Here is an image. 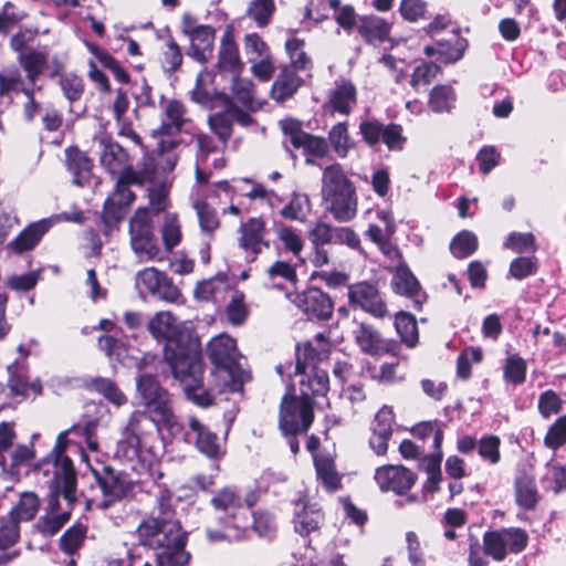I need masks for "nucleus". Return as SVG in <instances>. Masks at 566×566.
Returning <instances> with one entry per match:
<instances>
[{"mask_svg": "<svg viewBox=\"0 0 566 566\" xmlns=\"http://www.w3.org/2000/svg\"><path fill=\"white\" fill-rule=\"evenodd\" d=\"M150 334L165 339L164 357L188 400L199 407L213 405L210 390L203 388V366L199 344L181 331L177 318L170 312L157 313L148 323Z\"/></svg>", "mask_w": 566, "mask_h": 566, "instance_id": "obj_1", "label": "nucleus"}, {"mask_svg": "<svg viewBox=\"0 0 566 566\" xmlns=\"http://www.w3.org/2000/svg\"><path fill=\"white\" fill-rule=\"evenodd\" d=\"M355 338L360 349L369 355L388 352V345L371 326L360 324L355 331Z\"/></svg>", "mask_w": 566, "mask_h": 566, "instance_id": "obj_32", "label": "nucleus"}, {"mask_svg": "<svg viewBox=\"0 0 566 566\" xmlns=\"http://www.w3.org/2000/svg\"><path fill=\"white\" fill-rule=\"evenodd\" d=\"M39 471L48 476L50 495L45 514L40 517L35 528L43 535L56 534L69 521L71 506L75 502L76 473L70 458L45 460Z\"/></svg>", "mask_w": 566, "mask_h": 566, "instance_id": "obj_4", "label": "nucleus"}, {"mask_svg": "<svg viewBox=\"0 0 566 566\" xmlns=\"http://www.w3.org/2000/svg\"><path fill=\"white\" fill-rule=\"evenodd\" d=\"M417 476L402 465H384L375 473V481L382 492L403 494L416 483Z\"/></svg>", "mask_w": 566, "mask_h": 566, "instance_id": "obj_19", "label": "nucleus"}, {"mask_svg": "<svg viewBox=\"0 0 566 566\" xmlns=\"http://www.w3.org/2000/svg\"><path fill=\"white\" fill-rule=\"evenodd\" d=\"M411 432L415 437L421 440H426L432 436L433 449L436 453H439V458L442 457L441 444L443 441V429L440 421L433 420L420 422L412 428Z\"/></svg>", "mask_w": 566, "mask_h": 566, "instance_id": "obj_48", "label": "nucleus"}, {"mask_svg": "<svg viewBox=\"0 0 566 566\" xmlns=\"http://www.w3.org/2000/svg\"><path fill=\"white\" fill-rule=\"evenodd\" d=\"M348 300L350 304L359 306L375 317H384L387 314L386 303L375 284L358 282L348 286Z\"/></svg>", "mask_w": 566, "mask_h": 566, "instance_id": "obj_18", "label": "nucleus"}, {"mask_svg": "<svg viewBox=\"0 0 566 566\" xmlns=\"http://www.w3.org/2000/svg\"><path fill=\"white\" fill-rule=\"evenodd\" d=\"M208 124L210 129L218 136V138L223 144H227L232 135L233 126V119L229 105H227L226 111L211 114L208 118Z\"/></svg>", "mask_w": 566, "mask_h": 566, "instance_id": "obj_47", "label": "nucleus"}, {"mask_svg": "<svg viewBox=\"0 0 566 566\" xmlns=\"http://www.w3.org/2000/svg\"><path fill=\"white\" fill-rule=\"evenodd\" d=\"M87 387L99 395L117 408L127 403L128 399L126 395L120 390L115 381L109 378L95 377L92 378Z\"/></svg>", "mask_w": 566, "mask_h": 566, "instance_id": "obj_37", "label": "nucleus"}, {"mask_svg": "<svg viewBox=\"0 0 566 566\" xmlns=\"http://www.w3.org/2000/svg\"><path fill=\"white\" fill-rule=\"evenodd\" d=\"M478 249L476 235L468 230L458 233L450 243L452 254L458 259L470 256Z\"/></svg>", "mask_w": 566, "mask_h": 566, "instance_id": "obj_49", "label": "nucleus"}, {"mask_svg": "<svg viewBox=\"0 0 566 566\" xmlns=\"http://www.w3.org/2000/svg\"><path fill=\"white\" fill-rule=\"evenodd\" d=\"M274 10L273 0H253L248 8V15L255 21L258 27L263 28L270 23Z\"/></svg>", "mask_w": 566, "mask_h": 566, "instance_id": "obj_56", "label": "nucleus"}, {"mask_svg": "<svg viewBox=\"0 0 566 566\" xmlns=\"http://www.w3.org/2000/svg\"><path fill=\"white\" fill-rule=\"evenodd\" d=\"M145 420L139 413H130L123 438L117 442L115 457L130 464L133 470L140 465L147 469L151 476L161 479L164 473L158 468L159 454L149 444V439L156 431L143 423Z\"/></svg>", "mask_w": 566, "mask_h": 566, "instance_id": "obj_7", "label": "nucleus"}, {"mask_svg": "<svg viewBox=\"0 0 566 566\" xmlns=\"http://www.w3.org/2000/svg\"><path fill=\"white\" fill-rule=\"evenodd\" d=\"M566 443V415L559 417L548 429L544 444L552 449L557 450Z\"/></svg>", "mask_w": 566, "mask_h": 566, "instance_id": "obj_62", "label": "nucleus"}, {"mask_svg": "<svg viewBox=\"0 0 566 566\" xmlns=\"http://www.w3.org/2000/svg\"><path fill=\"white\" fill-rule=\"evenodd\" d=\"M275 233L285 252H290L295 256L300 255L304 243L297 230L284 223H277L275 224Z\"/></svg>", "mask_w": 566, "mask_h": 566, "instance_id": "obj_46", "label": "nucleus"}, {"mask_svg": "<svg viewBox=\"0 0 566 566\" xmlns=\"http://www.w3.org/2000/svg\"><path fill=\"white\" fill-rule=\"evenodd\" d=\"M500 446L501 440L497 436H484L478 442L479 455L490 464H496L501 460Z\"/></svg>", "mask_w": 566, "mask_h": 566, "instance_id": "obj_57", "label": "nucleus"}, {"mask_svg": "<svg viewBox=\"0 0 566 566\" xmlns=\"http://www.w3.org/2000/svg\"><path fill=\"white\" fill-rule=\"evenodd\" d=\"M248 315L244 304V295L239 291L232 293L231 300L227 306V317L232 325H241Z\"/></svg>", "mask_w": 566, "mask_h": 566, "instance_id": "obj_63", "label": "nucleus"}, {"mask_svg": "<svg viewBox=\"0 0 566 566\" xmlns=\"http://www.w3.org/2000/svg\"><path fill=\"white\" fill-rule=\"evenodd\" d=\"M40 509V499L33 492H23L18 503L11 509L8 517L17 524L33 520Z\"/></svg>", "mask_w": 566, "mask_h": 566, "instance_id": "obj_36", "label": "nucleus"}, {"mask_svg": "<svg viewBox=\"0 0 566 566\" xmlns=\"http://www.w3.org/2000/svg\"><path fill=\"white\" fill-rule=\"evenodd\" d=\"M102 418L95 417L85 421L83 427L73 426L70 429L62 431L56 439L55 447L52 451L53 459L56 460L60 457L69 458L64 454L66 448L71 443V439H69L70 434H78L82 436L86 442L87 449L92 452H96L98 450V441L96 438V430L101 426Z\"/></svg>", "mask_w": 566, "mask_h": 566, "instance_id": "obj_20", "label": "nucleus"}, {"mask_svg": "<svg viewBox=\"0 0 566 566\" xmlns=\"http://www.w3.org/2000/svg\"><path fill=\"white\" fill-rule=\"evenodd\" d=\"M294 530L302 536L319 530L324 522L321 506L311 503L306 496H300L294 503Z\"/></svg>", "mask_w": 566, "mask_h": 566, "instance_id": "obj_21", "label": "nucleus"}, {"mask_svg": "<svg viewBox=\"0 0 566 566\" xmlns=\"http://www.w3.org/2000/svg\"><path fill=\"white\" fill-rule=\"evenodd\" d=\"M317 342L322 346L319 349L307 342L296 347L295 373L301 376L300 398L313 401L312 398L325 396L329 389V379L325 370L315 365L327 357V345L323 343L322 334L317 335Z\"/></svg>", "mask_w": 566, "mask_h": 566, "instance_id": "obj_8", "label": "nucleus"}, {"mask_svg": "<svg viewBox=\"0 0 566 566\" xmlns=\"http://www.w3.org/2000/svg\"><path fill=\"white\" fill-rule=\"evenodd\" d=\"M17 60L32 85H34L42 75L48 64L46 54L33 48H29L24 52H21V54H18Z\"/></svg>", "mask_w": 566, "mask_h": 566, "instance_id": "obj_31", "label": "nucleus"}, {"mask_svg": "<svg viewBox=\"0 0 566 566\" xmlns=\"http://www.w3.org/2000/svg\"><path fill=\"white\" fill-rule=\"evenodd\" d=\"M457 93L450 85H436L429 94V108L434 113H449L453 109Z\"/></svg>", "mask_w": 566, "mask_h": 566, "instance_id": "obj_39", "label": "nucleus"}, {"mask_svg": "<svg viewBox=\"0 0 566 566\" xmlns=\"http://www.w3.org/2000/svg\"><path fill=\"white\" fill-rule=\"evenodd\" d=\"M189 39V56L200 63L207 62L213 52L214 29L210 25H197Z\"/></svg>", "mask_w": 566, "mask_h": 566, "instance_id": "obj_23", "label": "nucleus"}, {"mask_svg": "<svg viewBox=\"0 0 566 566\" xmlns=\"http://www.w3.org/2000/svg\"><path fill=\"white\" fill-rule=\"evenodd\" d=\"M161 234L167 251L180 243L181 231L176 214H166Z\"/></svg>", "mask_w": 566, "mask_h": 566, "instance_id": "obj_60", "label": "nucleus"}, {"mask_svg": "<svg viewBox=\"0 0 566 566\" xmlns=\"http://www.w3.org/2000/svg\"><path fill=\"white\" fill-rule=\"evenodd\" d=\"M311 211L310 198L305 193L294 192L280 214L290 220L304 221Z\"/></svg>", "mask_w": 566, "mask_h": 566, "instance_id": "obj_43", "label": "nucleus"}, {"mask_svg": "<svg viewBox=\"0 0 566 566\" xmlns=\"http://www.w3.org/2000/svg\"><path fill=\"white\" fill-rule=\"evenodd\" d=\"M389 24L379 17H364L358 25L359 34L371 44L381 43L389 36Z\"/></svg>", "mask_w": 566, "mask_h": 566, "instance_id": "obj_33", "label": "nucleus"}, {"mask_svg": "<svg viewBox=\"0 0 566 566\" xmlns=\"http://www.w3.org/2000/svg\"><path fill=\"white\" fill-rule=\"evenodd\" d=\"M253 530L263 538L272 539L276 532L275 521L272 514L256 511L253 513Z\"/></svg>", "mask_w": 566, "mask_h": 566, "instance_id": "obj_64", "label": "nucleus"}, {"mask_svg": "<svg viewBox=\"0 0 566 566\" xmlns=\"http://www.w3.org/2000/svg\"><path fill=\"white\" fill-rule=\"evenodd\" d=\"M200 228L203 232L211 233L219 227L217 211L205 201L197 200L193 203Z\"/></svg>", "mask_w": 566, "mask_h": 566, "instance_id": "obj_58", "label": "nucleus"}, {"mask_svg": "<svg viewBox=\"0 0 566 566\" xmlns=\"http://www.w3.org/2000/svg\"><path fill=\"white\" fill-rule=\"evenodd\" d=\"M269 279L272 281V287L283 289L282 282L294 284L296 281L295 268L285 261H276L268 269Z\"/></svg>", "mask_w": 566, "mask_h": 566, "instance_id": "obj_52", "label": "nucleus"}, {"mask_svg": "<svg viewBox=\"0 0 566 566\" xmlns=\"http://www.w3.org/2000/svg\"><path fill=\"white\" fill-rule=\"evenodd\" d=\"M186 108L179 101L172 99L165 106L161 125L154 130V135L172 137L177 135L186 123Z\"/></svg>", "mask_w": 566, "mask_h": 566, "instance_id": "obj_27", "label": "nucleus"}, {"mask_svg": "<svg viewBox=\"0 0 566 566\" xmlns=\"http://www.w3.org/2000/svg\"><path fill=\"white\" fill-rule=\"evenodd\" d=\"M52 226L53 219L48 218L29 224L14 240L9 243V248L15 253L32 250Z\"/></svg>", "mask_w": 566, "mask_h": 566, "instance_id": "obj_24", "label": "nucleus"}, {"mask_svg": "<svg viewBox=\"0 0 566 566\" xmlns=\"http://www.w3.org/2000/svg\"><path fill=\"white\" fill-rule=\"evenodd\" d=\"M328 142L335 154L340 158L347 157L350 149L355 147V142L349 136L346 122L337 123L331 128L328 132Z\"/></svg>", "mask_w": 566, "mask_h": 566, "instance_id": "obj_40", "label": "nucleus"}, {"mask_svg": "<svg viewBox=\"0 0 566 566\" xmlns=\"http://www.w3.org/2000/svg\"><path fill=\"white\" fill-rule=\"evenodd\" d=\"M135 285L140 294L148 293L168 303L182 302V294L171 279L154 266L137 272Z\"/></svg>", "mask_w": 566, "mask_h": 566, "instance_id": "obj_15", "label": "nucleus"}, {"mask_svg": "<svg viewBox=\"0 0 566 566\" xmlns=\"http://www.w3.org/2000/svg\"><path fill=\"white\" fill-rule=\"evenodd\" d=\"M357 92L355 85L347 80L336 83L329 95V103L335 112L349 115L356 105Z\"/></svg>", "mask_w": 566, "mask_h": 566, "instance_id": "obj_29", "label": "nucleus"}, {"mask_svg": "<svg viewBox=\"0 0 566 566\" xmlns=\"http://www.w3.org/2000/svg\"><path fill=\"white\" fill-rule=\"evenodd\" d=\"M136 398L140 410L132 413H139L145 424L159 433L163 429L171 434H177L182 427L178 422L174 411L172 398L169 391L161 386L156 376L142 374L136 378Z\"/></svg>", "mask_w": 566, "mask_h": 566, "instance_id": "obj_5", "label": "nucleus"}, {"mask_svg": "<svg viewBox=\"0 0 566 566\" xmlns=\"http://www.w3.org/2000/svg\"><path fill=\"white\" fill-rule=\"evenodd\" d=\"M515 497L517 504L525 510H532L537 504L538 494L535 482L526 473H521L515 479Z\"/></svg>", "mask_w": 566, "mask_h": 566, "instance_id": "obj_38", "label": "nucleus"}, {"mask_svg": "<svg viewBox=\"0 0 566 566\" xmlns=\"http://www.w3.org/2000/svg\"><path fill=\"white\" fill-rule=\"evenodd\" d=\"M314 465L318 480L328 492H335L340 488V475L336 471L333 459L326 455H315Z\"/></svg>", "mask_w": 566, "mask_h": 566, "instance_id": "obj_35", "label": "nucleus"}, {"mask_svg": "<svg viewBox=\"0 0 566 566\" xmlns=\"http://www.w3.org/2000/svg\"><path fill=\"white\" fill-rule=\"evenodd\" d=\"M395 327L401 340L408 347H415L418 343V326L413 315L400 312L396 315Z\"/></svg>", "mask_w": 566, "mask_h": 566, "instance_id": "obj_44", "label": "nucleus"}, {"mask_svg": "<svg viewBox=\"0 0 566 566\" xmlns=\"http://www.w3.org/2000/svg\"><path fill=\"white\" fill-rule=\"evenodd\" d=\"M358 128L363 140L370 147L384 143L389 150H401L406 142L402 127L395 123L385 125L375 118L365 119Z\"/></svg>", "mask_w": 566, "mask_h": 566, "instance_id": "obj_16", "label": "nucleus"}, {"mask_svg": "<svg viewBox=\"0 0 566 566\" xmlns=\"http://www.w3.org/2000/svg\"><path fill=\"white\" fill-rule=\"evenodd\" d=\"M211 504L217 512L216 520L220 527H207L209 542H239L244 539L249 530L245 524L239 522L238 513L241 510V503L235 490L224 488L211 499Z\"/></svg>", "mask_w": 566, "mask_h": 566, "instance_id": "obj_10", "label": "nucleus"}, {"mask_svg": "<svg viewBox=\"0 0 566 566\" xmlns=\"http://www.w3.org/2000/svg\"><path fill=\"white\" fill-rule=\"evenodd\" d=\"M86 534V527L77 524L69 528L61 537L60 545L62 551L67 554L75 553L82 545Z\"/></svg>", "mask_w": 566, "mask_h": 566, "instance_id": "obj_61", "label": "nucleus"}, {"mask_svg": "<svg viewBox=\"0 0 566 566\" xmlns=\"http://www.w3.org/2000/svg\"><path fill=\"white\" fill-rule=\"evenodd\" d=\"M526 361L522 357L509 356L503 368L505 381L515 386L522 385L526 378Z\"/></svg>", "mask_w": 566, "mask_h": 566, "instance_id": "obj_54", "label": "nucleus"}, {"mask_svg": "<svg viewBox=\"0 0 566 566\" xmlns=\"http://www.w3.org/2000/svg\"><path fill=\"white\" fill-rule=\"evenodd\" d=\"M207 354L214 365L212 376L216 378L214 387L203 388L214 392H242L245 382L250 381V371L241 365V355L235 340L226 334L213 337L207 345Z\"/></svg>", "mask_w": 566, "mask_h": 566, "instance_id": "obj_6", "label": "nucleus"}, {"mask_svg": "<svg viewBox=\"0 0 566 566\" xmlns=\"http://www.w3.org/2000/svg\"><path fill=\"white\" fill-rule=\"evenodd\" d=\"M467 41L457 33H452L448 40H438V60L442 63H453L463 56Z\"/></svg>", "mask_w": 566, "mask_h": 566, "instance_id": "obj_41", "label": "nucleus"}, {"mask_svg": "<svg viewBox=\"0 0 566 566\" xmlns=\"http://www.w3.org/2000/svg\"><path fill=\"white\" fill-rule=\"evenodd\" d=\"M218 67L220 71L238 74L243 69L239 54V48L234 42L231 31H227L220 43Z\"/></svg>", "mask_w": 566, "mask_h": 566, "instance_id": "obj_28", "label": "nucleus"}, {"mask_svg": "<svg viewBox=\"0 0 566 566\" xmlns=\"http://www.w3.org/2000/svg\"><path fill=\"white\" fill-rule=\"evenodd\" d=\"M314 419L313 401L285 394L281 399L279 424L283 434L306 432Z\"/></svg>", "mask_w": 566, "mask_h": 566, "instance_id": "obj_12", "label": "nucleus"}, {"mask_svg": "<svg viewBox=\"0 0 566 566\" xmlns=\"http://www.w3.org/2000/svg\"><path fill=\"white\" fill-rule=\"evenodd\" d=\"M60 87L70 103L81 99L84 93L83 78L73 73L62 74L59 80Z\"/></svg>", "mask_w": 566, "mask_h": 566, "instance_id": "obj_55", "label": "nucleus"}, {"mask_svg": "<svg viewBox=\"0 0 566 566\" xmlns=\"http://www.w3.org/2000/svg\"><path fill=\"white\" fill-rule=\"evenodd\" d=\"M93 473L102 491V497L93 502L97 509L107 510L133 492L134 483L109 467H103L102 471L93 469Z\"/></svg>", "mask_w": 566, "mask_h": 566, "instance_id": "obj_14", "label": "nucleus"}, {"mask_svg": "<svg viewBox=\"0 0 566 566\" xmlns=\"http://www.w3.org/2000/svg\"><path fill=\"white\" fill-rule=\"evenodd\" d=\"M30 87L24 86V78L17 66H7L0 71V96L22 93Z\"/></svg>", "mask_w": 566, "mask_h": 566, "instance_id": "obj_42", "label": "nucleus"}, {"mask_svg": "<svg viewBox=\"0 0 566 566\" xmlns=\"http://www.w3.org/2000/svg\"><path fill=\"white\" fill-rule=\"evenodd\" d=\"M441 72V67L432 62L422 63L415 67L411 75L410 85L415 90H419L421 86L429 85Z\"/></svg>", "mask_w": 566, "mask_h": 566, "instance_id": "obj_59", "label": "nucleus"}, {"mask_svg": "<svg viewBox=\"0 0 566 566\" xmlns=\"http://www.w3.org/2000/svg\"><path fill=\"white\" fill-rule=\"evenodd\" d=\"M285 50L291 60V70H308L311 60L304 51V41L297 38L290 39L285 42Z\"/></svg>", "mask_w": 566, "mask_h": 566, "instance_id": "obj_51", "label": "nucleus"}, {"mask_svg": "<svg viewBox=\"0 0 566 566\" xmlns=\"http://www.w3.org/2000/svg\"><path fill=\"white\" fill-rule=\"evenodd\" d=\"M227 291L228 283L226 280L220 277H212L198 283L195 289V296L197 300L203 302H218Z\"/></svg>", "mask_w": 566, "mask_h": 566, "instance_id": "obj_45", "label": "nucleus"}, {"mask_svg": "<svg viewBox=\"0 0 566 566\" xmlns=\"http://www.w3.org/2000/svg\"><path fill=\"white\" fill-rule=\"evenodd\" d=\"M301 86V78L294 70L284 67L272 85L271 96L277 102L290 98Z\"/></svg>", "mask_w": 566, "mask_h": 566, "instance_id": "obj_34", "label": "nucleus"}, {"mask_svg": "<svg viewBox=\"0 0 566 566\" xmlns=\"http://www.w3.org/2000/svg\"><path fill=\"white\" fill-rule=\"evenodd\" d=\"M99 164L112 176L118 175L114 192L105 200L102 219L108 231L125 218L135 200L130 185H142L143 176L128 166L126 150L108 136L95 138Z\"/></svg>", "mask_w": 566, "mask_h": 566, "instance_id": "obj_3", "label": "nucleus"}, {"mask_svg": "<svg viewBox=\"0 0 566 566\" xmlns=\"http://www.w3.org/2000/svg\"><path fill=\"white\" fill-rule=\"evenodd\" d=\"M391 286L397 294L412 298L416 308L421 307L420 284L407 265L397 266Z\"/></svg>", "mask_w": 566, "mask_h": 566, "instance_id": "obj_26", "label": "nucleus"}, {"mask_svg": "<svg viewBox=\"0 0 566 566\" xmlns=\"http://www.w3.org/2000/svg\"><path fill=\"white\" fill-rule=\"evenodd\" d=\"M503 248L515 253L535 252L537 250L536 240L531 232H511L503 243Z\"/></svg>", "mask_w": 566, "mask_h": 566, "instance_id": "obj_50", "label": "nucleus"}, {"mask_svg": "<svg viewBox=\"0 0 566 566\" xmlns=\"http://www.w3.org/2000/svg\"><path fill=\"white\" fill-rule=\"evenodd\" d=\"M189 428L196 434V446L202 454L210 459H218L221 455L218 437L209 431L197 418H189Z\"/></svg>", "mask_w": 566, "mask_h": 566, "instance_id": "obj_30", "label": "nucleus"}, {"mask_svg": "<svg viewBox=\"0 0 566 566\" xmlns=\"http://www.w3.org/2000/svg\"><path fill=\"white\" fill-rule=\"evenodd\" d=\"M132 250L139 262L161 260L148 208H139L129 221Z\"/></svg>", "mask_w": 566, "mask_h": 566, "instance_id": "obj_11", "label": "nucleus"}, {"mask_svg": "<svg viewBox=\"0 0 566 566\" xmlns=\"http://www.w3.org/2000/svg\"><path fill=\"white\" fill-rule=\"evenodd\" d=\"M527 534L522 528L489 531L483 535V551L496 562H502L509 553H520L527 545Z\"/></svg>", "mask_w": 566, "mask_h": 566, "instance_id": "obj_13", "label": "nucleus"}, {"mask_svg": "<svg viewBox=\"0 0 566 566\" xmlns=\"http://www.w3.org/2000/svg\"><path fill=\"white\" fill-rule=\"evenodd\" d=\"M178 503L169 490L159 488L149 516L136 530L139 544L155 551L159 566H181L189 560L186 533L176 511Z\"/></svg>", "mask_w": 566, "mask_h": 566, "instance_id": "obj_2", "label": "nucleus"}, {"mask_svg": "<svg viewBox=\"0 0 566 566\" xmlns=\"http://www.w3.org/2000/svg\"><path fill=\"white\" fill-rule=\"evenodd\" d=\"M292 302L311 319L326 321L332 317L334 310L329 295L317 287L296 293Z\"/></svg>", "mask_w": 566, "mask_h": 566, "instance_id": "obj_17", "label": "nucleus"}, {"mask_svg": "<svg viewBox=\"0 0 566 566\" xmlns=\"http://www.w3.org/2000/svg\"><path fill=\"white\" fill-rule=\"evenodd\" d=\"M66 167L73 177V184L84 187L92 178V161L80 149L70 147L65 150Z\"/></svg>", "mask_w": 566, "mask_h": 566, "instance_id": "obj_25", "label": "nucleus"}, {"mask_svg": "<svg viewBox=\"0 0 566 566\" xmlns=\"http://www.w3.org/2000/svg\"><path fill=\"white\" fill-rule=\"evenodd\" d=\"M322 196L328 211L338 222H348L357 213L355 187L339 164L327 166L322 177Z\"/></svg>", "mask_w": 566, "mask_h": 566, "instance_id": "obj_9", "label": "nucleus"}, {"mask_svg": "<svg viewBox=\"0 0 566 566\" xmlns=\"http://www.w3.org/2000/svg\"><path fill=\"white\" fill-rule=\"evenodd\" d=\"M239 247L252 255V260L269 248V241L265 240V221L262 218H251L241 223L239 228Z\"/></svg>", "mask_w": 566, "mask_h": 566, "instance_id": "obj_22", "label": "nucleus"}, {"mask_svg": "<svg viewBox=\"0 0 566 566\" xmlns=\"http://www.w3.org/2000/svg\"><path fill=\"white\" fill-rule=\"evenodd\" d=\"M210 77H211L210 73H208V72L199 73L197 76L196 86L191 91L192 101L196 102L197 104H199L203 107H208V108H212L214 96H218V97H221L224 99V97L222 96L223 93L218 94L217 92H214V91L212 92L211 90H208L205 86V83L210 81Z\"/></svg>", "mask_w": 566, "mask_h": 566, "instance_id": "obj_53", "label": "nucleus"}]
</instances>
